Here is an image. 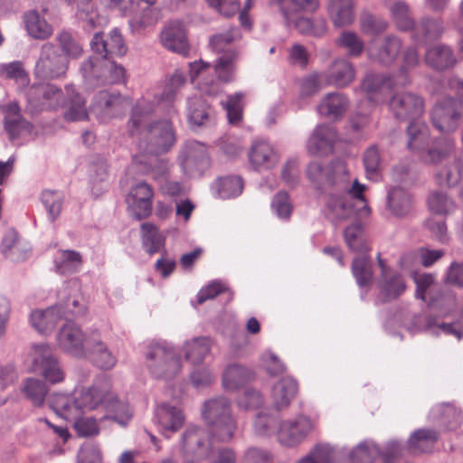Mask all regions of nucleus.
Segmentation results:
<instances>
[{"mask_svg": "<svg viewBox=\"0 0 463 463\" xmlns=\"http://www.w3.org/2000/svg\"><path fill=\"white\" fill-rule=\"evenodd\" d=\"M180 157L183 169L189 175L202 173L208 166L207 149L197 141L187 142Z\"/></svg>", "mask_w": 463, "mask_h": 463, "instance_id": "23", "label": "nucleus"}, {"mask_svg": "<svg viewBox=\"0 0 463 463\" xmlns=\"http://www.w3.org/2000/svg\"><path fill=\"white\" fill-rule=\"evenodd\" d=\"M243 183L239 176H225L217 179L212 185V190L220 198L230 199L241 194Z\"/></svg>", "mask_w": 463, "mask_h": 463, "instance_id": "45", "label": "nucleus"}, {"mask_svg": "<svg viewBox=\"0 0 463 463\" xmlns=\"http://www.w3.org/2000/svg\"><path fill=\"white\" fill-rule=\"evenodd\" d=\"M364 165L366 177L372 181H378L382 172V158L376 146L373 145L365 150Z\"/></svg>", "mask_w": 463, "mask_h": 463, "instance_id": "51", "label": "nucleus"}, {"mask_svg": "<svg viewBox=\"0 0 463 463\" xmlns=\"http://www.w3.org/2000/svg\"><path fill=\"white\" fill-rule=\"evenodd\" d=\"M250 377V372L239 364L229 365L222 376V383L227 390H235L247 383Z\"/></svg>", "mask_w": 463, "mask_h": 463, "instance_id": "50", "label": "nucleus"}, {"mask_svg": "<svg viewBox=\"0 0 463 463\" xmlns=\"http://www.w3.org/2000/svg\"><path fill=\"white\" fill-rule=\"evenodd\" d=\"M84 79L91 81L99 80L102 83H120L125 79V69L114 60H87L81 66Z\"/></svg>", "mask_w": 463, "mask_h": 463, "instance_id": "12", "label": "nucleus"}, {"mask_svg": "<svg viewBox=\"0 0 463 463\" xmlns=\"http://www.w3.org/2000/svg\"><path fill=\"white\" fill-rule=\"evenodd\" d=\"M146 364L151 374L159 379H172L182 369L180 355L166 342H152L146 354Z\"/></svg>", "mask_w": 463, "mask_h": 463, "instance_id": "5", "label": "nucleus"}, {"mask_svg": "<svg viewBox=\"0 0 463 463\" xmlns=\"http://www.w3.org/2000/svg\"><path fill=\"white\" fill-rule=\"evenodd\" d=\"M427 327L432 335L444 333L446 335H453L458 339H461L463 337V314L460 323L457 322L453 324H438L435 319L429 318L427 321Z\"/></svg>", "mask_w": 463, "mask_h": 463, "instance_id": "63", "label": "nucleus"}, {"mask_svg": "<svg viewBox=\"0 0 463 463\" xmlns=\"http://www.w3.org/2000/svg\"><path fill=\"white\" fill-rule=\"evenodd\" d=\"M297 392L298 383L294 379L290 377L280 379L273 385L271 390V408L276 411L287 409Z\"/></svg>", "mask_w": 463, "mask_h": 463, "instance_id": "29", "label": "nucleus"}, {"mask_svg": "<svg viewBox=\"0 0 463 463\" xmlns=\"http://www.w3.org/2000/svg\"><path fill=\"white\" fill-rule=\"evenodd\" d=\"M307 175L317 187L324 184L338 185L342 190L349 192L362 203L361 213L364 215L370 213V208L364 196L366 186L359 183L357 179L350 181L347 166L344 161L335 160L326 168L318 162H312L307 168Z\"/></svg>", "mask_w": 463, "mask_h": 463, "instance_id": "3", "label": "nucleus"}, {"mask_svg": "<svg viewBox=\"0 0 463 463\" xmlns=\"http://www.w3.org/2000/svg\"><path fill=\"white\" fill-rule=\"evenodd\" d=\"M187 118L192 125L198 127L205 125L211 120V109L201 96L188 99Z\"/></svg>", "mask_w": 463, "mask_h": 463, "instance_id": "41", "label": "nucleus"}, {"mask_svg": "<svg viewBox=\"0 0 463 463\" xmlns=\"http://www.w3.org/2000/svg\"><path fill=\"white\" fill-rule=\"evenodd\" d=\"M63 317L80 316L86 311V303L81 293V284L78 279L66 281L57 293V303Z\"/></svg>", "mask_w": 463, "mask_h": 463, "instance_id": "13", "label": "nucleus"}, {"mask_svg": "<svg viewBox=\"0 0 463 463\" xmlns=\"http://www.w3.org/2000/svg\"><path fill=\"white\" fill-rule=\"evenodd\" d=\"M349 107L347 97L340 92L327 94L317 107L321 115L333 119H337L344 116Z\"/></svg>", "mask_w": 463, "mask_h": 463, "instance_id": "35", "label": "nucleus"}, {"mask_svg": "<svg viewBox=\"0 0 463 463\" xmlns=\"http://www.w3.org/2000/svg\"><path fill=\"white\" fill-rule=\"evenodd\" d=\"M57 41L59 42L62 53L65 56L77 58L82 55L83 49L81 44L77 42L70 33L66 31L61 32L57 35Z\"/></svg>", "mask_w": 463, "mask_h": 463, "instance_id": "64", "label": "nucleus"}, {"mask_svg": "<svg viewBox=\"0 0 463 463\" xmlns=\"http://www.w3.org/2000/svg\"><path fill=\"white\" fill-rule=\"evenodd\" d=\"M428 204L430 210L437 214H448L455 208L454 202L443 192L431 193Z\"/></svg>", "mask_w": 463, "mask_h": 463, "instance_id": "61", "label": "nucleus"}, {"mask_svg": "<svg viewBox=\"0 0 463 463\" xmlns=\"http://www.w3.org/2000/svg\"><path fill=\"white\" fill-rule=\"evenodd\" d=\"M377 260L381 269V277L377 282L379 298L384 302L392 300L405 291L406 284L402 276L390 269L380 254L377 256Z\"/></svg>", "mask_w": 463, "mask_h": 463, "instance_id": "16", "label": "nucleus"}, {"mask_svg": "<svg viewBox=\"0 0 463 463\" xmlns=\"http://www.w3.org/2000/svg\"><path fill=\"white\" fill-rule=\"evenodd\" d=\"M68 421L73 422V427L79 436L90 437L99 433V423L93 417H83L79 415L77 418H64Z\"/></svg>", "mask_w": 463, "mask_h": 463, "instance_id": "60", "label": "nucleus"}, {"mask_svg": "<svg viewBox=\"0 0 463 463\" xmlns=\"http://www.w3.org/2000/svg\"><path fill=\"white\" fill-rule=\"evenodd\" d=\"M411 30L414 42L421 46L439 37L443 32V25L439 19L423 18L419 23H414Z\"/></svg>", "mask_w": 463, "mask_h": 463, "instance_id": "36", "label": "nucleus"}, {"mask_svg": "<svg viewBox=\"0 0 463 463\" xmlns=\"http://www.w3.org/2000/svg\"><path fill=\"white\" fill-rule=\"evenodd\" d=\"M203 419L212 427L213 439L221 442H229L237 430V424L232 417L231 402L224 397L211 399L204 403Z\"/></svg>", "mask_w": 463, "mask_h": 463, "instance_id": "4", "label": "nucleus"}, {"mask_svg": "<svg viewBox=\"0 0 463 463\" xmlns=\"http://www.w3.org/2000/svg\"><path fill=\"white\" fill-rule=\"evenodd\" d=\"M346 245L354 252L364 254L369 250L368 242L360 222H354L344 232Z\"/></svg>", "mask_w": 463, "mask_h": 463, "instance_id": "46", "label": "nucleus"}, {"mask_svg": "<svg viewBox=\"0 0 463 463\" xmlns=\"http://www.w3.org/2000/svg\"><path fill=\"white\" fill-rule=\"evenodd\" d=\"M213 341L209 337H194L184 343L183 353L187 362L194 365L201 364L211 353Z\"/></svg>", "mask_w": 463, "mask_h": 463, "instance_id": "33", "label": "nucleus"}, {"mask_svg": "<svg viewBox=\"0 0 463 463\" xmlns=\"http://www.w3.org/2000/svg\"><path fill=\"white\" fill-rule=\"evenodd\" d=\"M70 5L75 6L78 17L87 23L88 28H95L99 17L93 11L91 0H65Z\"/></svg>", "mask_w": 463, "mask_h": 463, "instance_id": "56", "label": "nucleus"}, {"mask_svg": "<svg viewBox=\"0 0 463 463\" xmlns=\"http://www.w3.org/2000/svg\"><path fill=\"white\" fill-rule=\"evenodd\" d=\"M66 93L69 98V103L64 113V118L68 121L87 119L88 111L85 107V100L76 92L72 85L66 86Z\"/></svg>", "mask_w": 463, "mask_h": 463, "instance_id": "40", "label": "nucleus"}, {"mask_svg": "<svg viewBox=\"0 0 463 463\" xmlns=\"http://www.w3.org/2000/svg\"><path fill=\"white\" fill-rule=\"evenodd\" d=\"M164 46L173 52L187 56L189 54V43L186 29L180 21L171 22L162 33Z\"/></svg>", "mask_w": 463, "mask_h": 463, "instance_id": "28", "label": "nucleus"}, {"mask_svg": "<svg viewBox=\"0 0 463 463\" xmlns=\"http://www.w3.org/2000/svg\"><path fill=\"white\" fill-rule=\"evenodd\" d=\"M24 23L28 33L39 40H45L52 34V27L35 10H30L24 14Z\"/></svg>", "mask_w": 463, "mask_h": 463, "instance_id": "38", "label": "nucleus"}, {"mask_svg": "<svg viewBox=\"0 0 463 463\" xmlns=\"http://www.w3.org/2000/svg\"><path fill=\"white\" fill-rule=\"evenodd\" d=\"M335 459L334 448L329 444L316 445L306 456L295 463H333Z\"/></svg>", "mask_w": 463, "mask_h": 463, "instance_id": "53", "label": "nucleus"}, {"mask_svg": "<svg viewBox=\"0 0 463 463\" xmlns=\"http://www.w3.org/2000/svg\"><path fill=\"white\" fill-rule=\"evenodd\" d=\"M30 250L28 242L22 240L16 231L9 229L5 232L2 241V252L6 258L13 261L24 260Z\"/></svg>", "mask_w": 463, "mask_h": 463, "instance_id": "31", "label": "nucleus"}, {"mask_svg": "<svg viewBox=\"0 0 463 463\" xmlns=\"http://www.w3.org/2000/svg\"><path fill=\"white\" fill-rule=\"evenodd\" d=\"M4 114L5 129L11 139L19 137L23 132H30L32 126L20 114V109L16 102L1 106Z\"/></svg>", "mask_w": 463, "mask_h": 463, "instance_id": "30", "label": "nucleus"}, {"mask_svg": "<svg viewBox=\"0 0 463 463\" xmlns=\"http://www.w3.org/2000/svg\"><path fill=\"white\" fill-rule=\"evenodd\" d=\"M22 392L34 406L40 407L45 401L48 387L42 380L29 377L24 382Z\"/></svg>", "mask_w": 463, "mask_h": 463, "instance_id": "49", "label": "nucleus"}, {"mask_svg": "<svg viewBox=\"0 0 463 463\" xmlns=\"http://www.w3.org/2000/svg\"><path fill=\"white\" fill-rule=\"evenodd\" d=\"M63 317L58 305L46 308L45 310H34L31 313L30 323L41 334H47L55 327L57 323Z\"/></svg>", "mask_w": 463, "mask_h": 463, "instance_id": "34", "label": "nucleus"}, {"mask_svg": "<svg viewBox=\"0 0 463 463\" xmlns=\"http://www.w3.org/2000/svg\"><path fill=\"white\" fill-rule=\"evenodd\" d=\"M392 85V79L387 75L368 73L362 80L360 89L371 102L377 104L386 99Z\"/></svg>", "mask_w": 463, "mask_h": 463, "instance_id": "26", "label": "nucleus"}, {"mask_svg": "<svg viewBox=\"0 0 463 463\" xmlns=\"http://www.w3.org/2000/svg\"><path fill=\"white\" fill-rule=\"evenodd\" d=\"M155 422L159 431L168 438L169 433L176 432L183 427L184 415L180 408L162 403L156 410Z\"/></svg>", "mask_w": 463, "mask_h": 463, "instance_id": "24", "label": "nucleus"}, {"mask_svg": "<svg viewBox=\"0 0 463 463\" xmlns=\"http://www.w3.org/2000/svg\"><path fill=\"white\" fill-rule=\"evenodd\" d=\"M335 43L352 56L361 55L364 48L363 40L355 33L350 31L343 32Z\"/></svg>", "mask_w": 463, "mask_h": 463, "instance_id": "59", "label": "nucleus"}, {"mask_svg": "<svg viewBox=\"0 0 463 463\" xmlns=\"http://www.w3.org/2000/svg\"><path fill=\"white\" fill-rule=\"evenodd\" d=\"M278 420L273 414L260 411L253 421V430L258 436H269L276 432Z\"/></svg>", "mask_w": 463, "mask_h": 463, "instance_id": "58", "label": "nucleus"}, {"mask_svg": "<svg viewBox=\"0 0 463 463\" xmlns=\"http://www.w3.org/2000/svg\"><path fill=\"white\" fill-rule=\"evenodd\" d=\"M248 158L250 166L261 172L273 168L279 161V155L269 142L256 140L248 152Z\"/></svg>", "mask_w": 463, "mask_h": 463, "instance_id": "19", "label": "nucleus"}, {"mask_svg": "<svg viewBox=\"0 0 463 463\" xmlns=\"http://www.w3.org/2000/svg\"><path fill=\"white\" fill-rule=\"evenodd\" d=\"M401 452V446L396 441L387 444L385 451L371 441L361 442L351 453L353 463H372L378 457H382L384 463H392V458Z\"/></svg>", "mask_w": 463, "mask_h": 463, "instance_id": "17", "label": "nucleus"}, {"mask_svg": "<svg viewBox=\"0 0 463 463\" xmlns=\"http://www.w3.org/2000/svg\"><path fill=\"white\" fill-rule=\"evenodd\" d=\"M90 45L91 51L100 58L122 57L127 53V46L118 29L112 30L107 38L102 33H96Z\"/></svg>", "mask_w": 463, "mask_h": 463, "instance_id": "18", "label": "nucleus"}, {"mask_svg": "<svg viewBox=\"0 0 463 463\" xmlns=\"http://www.w3.org/2000/svg\"><path fill=\"white\" fill-rule=\"evenodd\" d=\"M351 269L359 288L371 286L373 278V264L365 253L354 259Z\"/></svg>", "mask_w": 463, "mask_h": 463, "instance_id": "43", "label": "nucleus"}, {"mask_svg": "<svg viewBox=\"0 0 463 463\" xmlns=\"http://www.w3.org/2000/svg\"><path fill=\"white\" fill-rule=\"evenodd\" d=\"M232 60H219V61L211 65L204 62L203 60H194L189 63L190 77L194 81L198 77L205 78L206 75L214 74L219 80L228 82L232 79Z\"/></svg>", "mask_w": 463, "mask_h": 463, "instance_id": "27", "label": "nucleus"}, {"mask_svg": "<svg viewBox=\"0 0 463 463\" xmlns=\"http://www.w3.org/2000/svg\"><path fill=\"white\" fill-rule=\"evenodd\" d=\"M392 18L397 27L402 31L411 30L414 24L410 15L409 5L403 1L394 3L391 7Z\"/></svg>", "mask_w": 463, "mask_h": 463, "instance_id": "57", "label": "nucleus"}, {"mask_svg": "<svg viewBox=\"0 0 463 463\" xmlns=\"http://www.w3.org/2000/svg\"><path fill=\"white\" fill-rule=\"evenodd\" d=\"M411 196L405 189L393 187L389 191L387 206L393 215L405 216L411 212Z\"/></svg>", "mask_w": 463, "mask_h": 463, "instance_id": "39", "label": "nucleus"}, {"mask_svg": "<svg viewBox=\"0 0 463 463\" xmlns=\"http://www.w3.org/2000/svg\"><path fill=\"white\" fill-rule=\"evenodd\" d=\"M128 102L120 93L100 90L93 98L90 112L100 121L106 122L122 114Z\"/></svg>", "mask_w": 463, "mask_h": 463, "instance_id": "11", "label": "nucleus"}, {"mask_svg": "<svg viewBox=\"0 0 463 463\" xmlns=\"http://www.w3.org/2000/svg\"><path fill=\"white\" fill-rule=\"evenodd\" d=\"M153 197L154 191L148 184L145 182L136 184L126 197L128 213L137 220L148 217L152 212Z\"/></svg>", "mask_w": 463, "mask_h": 463, "instance_id": "15", "label": "nucleus"}, {"mask_svg": "<svg viewBox=\"0 0 463 463\" xmlns=\"http://www.w3.org/2000/svg\"><path fill=\"white\" fill-rule=\"evenodd\" d=\"M463 118V101L447 99L438 103L432 109L431 121L441 133L455 131Z\"/></svg>", "mask_w": 463, "mask_h": 463, "instance_id": "8", "label": "nucleus"}, {"mask_svg": "<svg viewBox=\"0 0 463 463\" xmlns=\"http://www.w3.org/2000/svg\"><path fill=\"white\" fill-rule=\"evenodd\" d=\"M389 106L394 116L402 120L416 118L424 109L422 99L411 92L394 95L390 99Z\"/></svg>", "mask_w": 463, "mask_h": 463, "instance_id": "20", "label": "nucleus"}, {"mask_svg": "<svg viewBox=\"0 0 463 463\" xmlns=\"http://www.w3.org/2000/svg\"><path fill=\"white\" fill-rule=\"evenodd\" d=\"M438 439V433L433 430L420 429L414 431L409 439V449L412 453L429 452Z\"/></svg>", "mask_w": 463, "mask_h": 463, "instance_id": "44", "label": "nucleus"}, {"mask_svg": "<svg viewBox=\"0 0 463 463\" xmlns=\"http://www.w3.org/2000/svg\"><path fill=\"white\" fill-rule=\"evenodd\" d=\"M355 78L354 68L347 60H335L327 75L326 84L337 88L348 86Z\"/></svg>", "mask_w": 463, "mask_h": 463, "instance_id": "32", "label": "nucleus"}, {"mask_svg": "<svg viewBox=\"0 0 463 463\" xmlns=\"http://www.w3.org/2000/svg\"><path fill=\"white\" fill-rule=\"evenodd\" d=\"M454 141L450 138L439 139L435 143L426 156V162L430 164L442 163L452 153Z\"/></svg>", "mask_w": 463, "mask_h": 463, "instance_id": "55", "label": "nucleus"}, {"mask_svg": "<svg viewBox=\"0 0 463 463\" xmlns=\"http://www.w3.org/2000/svg\"><path fill=\"white\" fill-rule=\"evenodd\" d=\"M81 265V254L76 250H60L54 258L55 269L61 274L76 272Z\"/></svg>", "mask_w": 463, "mask_h": 463, "instance_id": "42", "label": "nucleus"}, {"mask_svg": "<svg viewBox=\"0 0 463 463\" xmlns=\"http://www.w3.org/2000/svg\"><path fill=\"white\" fill-rule=\"evenodd\" d=\"M34 372H39L50 384L62 383L65 373L48 345L40 344L33 346L31 353Z\"/></svg>", "mask_w": 463, "mask_h": 463, "instance_id": "7", "label": "nucleus"}, {"mask_svg": "<svg viewBox=\"0 0 463 463\" xmlns=\"http://www.w3.org/2000/svg\"><path fill=\"white\" fill-rule=\"evenodd\" d=\"M212 442L208 433L200 428H188L181 439V451L185 461L208 458L211 455Z\"/></svg>", "mask_w": 463, "mask_h": 463, "instance_id": "10", "label": "nucleus"}, {"mask_svg": "<svg viewBox=\"0 0 463 463\" xmlns=\"http://www.w3.org/2000/svg\"><path fill=\"white\" fill-rule=\"evenodd\" d=\"M463 175V154L453 167H441L435 175L436 181L439 185L453 186L457 184Z\"/></svg>", "mask_w": 463, "mask_h": 463, "instance_id": "54", "label": "nucleus"}, {"mask_svg": "<svg viewBox=\"0 0 463 463\" xmlns=\"http://www.w3.org/2000/svg\"><path fill=\"white\" fill-rule=\"evenodd\" d=\"M142 244L149 255L159 252L165 246V237L151 222L141 225Z\"/></svg>", "mask_w": 463, "mask_h": 463, "instance_id": "47", "label": "nucleus"}, {"mask_svg": "<svg viewBox=\"0 0 463 463\" xmlns=\"http://www.w3.org/2000/svg\"><path fill=\"white\" fill-rule=\"evenodd\" d=\"M327 9L333 24L337 27L354 22L353 0H329Z\"/></svg>", "mask_w": 463, "mask_h": 463, "instance_id": "37", "label": "nucleus"}, {"mask_svg": "<svg viewBox=\"0 0 463 463\" xmlns=\"http://www.w3.org/2000/svg\"><path fill=\"white\" fill-rule=\"evenodd\" d=\"M50 406L61 418H77L104 407L108 414L101 420L111 419L121 426H126L132 417L128 404L117 399L107 379L89 387H76L71 393L54 392L50 397Z\"/></svg>", "mask_w": 463, "mask_h": 463, "instance_id": "1", "label": "nucleus"}, {"mask_svg": "<svg viewBox=\"0 0 463 463\" xmlns=\"http://www.w3.org/2000/svg\"><path fill=\"white\" fill-rule=\"evenodd\" d=\"M337 139L335 129L331 125L317 126L307 142V150L311 156H325L331 153Z\"/></svg>", "mask_w": 463, "mask_h": 463, "instance_id": "25", "label": "nucleus"}, {"mask_svg": "<svg viewBox=\"0 0 463 463\" xmlns=\"http://www.w3.org/2000/svg\"><path fill=\"white\" fill-rule=\"evenodd\" d=\"M90 336L91 334L86 335L73 322H67L60 329L57 342L59 347L65 353L78 358H86L88 356L87 341Z\"/></svg>", "mask_w": 463, "mask_h": 463, "instance_id": "14", "label": "nucleus"}, {"mask_svg": "<svg viewBox=\"0 0 463 463\" xmlns=\"http://www.w3.org/2000/svg\"><path fill=\"white\" fill-rule=\"evenodd\" d=\"M88 356L91 363L100 370L109 371L113 369L118 358L109 345L103 342L97 332L91 333L87 341Z\"/></svg>", "mask_w": 463, "mask_h": 463, "instance_id": "21", "label": "nucleus"}, {"mask_svg": "<svg viewBox=\"0 0 463 463\" xmlns=\"http://www.w3.org/2000/svg\"><path fill=\"white\" fill-rule=\"evenodd\" d=\"M315 428V421L304 415L285 420L277 430L278 439L281 445L293 448L302 443Z\"/></svg>", "mask_w": 463, "mask_h": 463, "instance_id": "9", "label": "nucleus"}, {"mask_svg": "<svg viewBox=\"0 0 463 463\" xmlns=\"http://www.w3.org/2000/svg\"><path fill=\"white\" fill-rule=\"evenodd\" d=\"M361 209L362 203L353 194L335 185V191L326 195L324 211L326 216L335 222L349 219L354 213L359 218L370 215L371 212L368 214H362Z\"/></svg>", "mask_w": 463, "mask_h": 463, "instance_id": "6", "label": "nucleus"}, {"mask_svg": "<svg viewBox=\"0 0 463 463\" xmlns=\"http://www.w3.org/2000/svg\"><path fill=\"white\" fill-rule=\"evenodd\" d=\"M432 414H442L441 420L448 430L458 429L462 420L460 411L451 405H439L435 407Z\"/></svg>", "mask_w": 463, "mask_h": 463, "instance_id": "62", "label": "nucleus"}, {"mask_svg": "<svg viewBox=\"0 0 463 463\" xmlns=\"http://www.w3.org/2000/svg\"><path fill=\"white\" fill-rule=\"evenodd\" d=\"M155 111L152 103L140 100L134 107L128 121L130 135L139 136V148L149 154L167 152L175 143L176 135L172 118L176 115L175 108L166 111V118L150 120Z\"/></svg>", "mask_w": 463, "mask_h": 463, "instance_id": "2", "label": "nucleus"}, {"mask_svg": "<svg viewBox=\"0 0 463 463\" xmlns=\"http://www.w3.org/2000/svg\"><path fill=\"white\" fill-rule=\"evenodd\" d=\"M408 143L411 150H421L429 143L430 131L428 126L420 121L411 122L407 128Z\"/></svg>", "mask_w": 463, "mask_h": 463, "instance_id": "48", "label": "nucleus"}, {"mask_svg": "<svg viewBox=\"0 0 463 463\" xmlns=\"http://www.w3.org/2000/svg\"><path fill=\"white\" fill-rule=\"evenodd\" d=\"M28 100L36 109H56L62 102V91L52 84L39 83L28 90Z\"/></svg>", "mask_w": 463, "mask_h": 463, "instance_id": "22", "label": "nucleus"}, {"mask_svg": "<svg viewBox=\"0 0 463 463\" xmlns=\"http://www.w3.org/2000/svg\"><path fill=\"white\" fill-rule=\"evenodd\" d=\"M66 60H38L35 73L42 78H58L67 71Z\"/></svg>", "mask_w": 463, "mask_h": 463, "instance_id": "52", "label": "nucleus"}]
</instances>
